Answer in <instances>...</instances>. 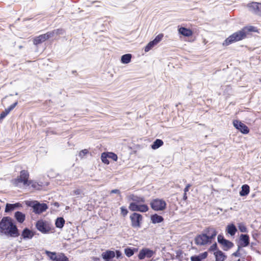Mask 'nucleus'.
Returning a JSON list of instances; mask_svg holds the SVG:
<instances>
[{
	"label": "nucleus",
	"instance_id": "obj_12",
	"mask_svg": "<svg viewBox=\"0 0 261 261\" xmlns=\"http://www.w3.org/2000/svg\"><path fill=\"white\" fill-rule=\"evenodd\" d=\"M247 7L252 13L261 16V3L252 2L247 5Z\"/></svg>",
	"mask_w": 261,
	"mask_h": 261
},
{
	"label": "nucleus",
	"instance_id": "obj_16",
	"mask_svg": "<svg viewBox=\"0 0 261 261\" xmlns=\"http://www.w3.org/2000/svg\"><path fill=\"white\" fill-rule=\"evenodd\" d=\"M101 256L104 261H115L114 260L115 257V251L113 250H106L101 253Z\"/></svg>",
	"mask_w": 261,
	"mask_h": 261
},
{
	"label": "nucleus",
	"instance_id": "obj_22",
	"mask_svg": "<svg viewBox=\"0 0 261 261\" xmlns=\"http://www.w3.org/2000/svg\"><path fill=\"white\" fill-rule=\"evenodd\" d=\"M14 217L16 221L19 223H22L25 219V215L20 211H17L14 213Z\"/></svg>",
	"mask_w": 261,
	"mask_h": 261
},
{
	"label": "nucleus",
	"instance_id": "obj_17",
	"mask_svg": "<svg viewBox=\"0 0 261 261\" xmlns=\"http://www.w3.org/2000/svg\"><path fill=\"white\" fill-rule=\"evenodd\" d=\"M18 101H16L11 105H10L8 108L5 109V110L3 111L0 114V121L4 119L9 114V113L12 111L15 107L17 105Z\"/></svg>",
	"mask_w": 261,
	"mask_h": 261
},
{
	"label": "nucleus",
	"instance_id": "obj_39",
	"mask_svg": "<svg viewBox=\"0 0 261 261\" xmlns=\"http://www.w3.org/2000/svg\"><path fill=\"white\" fill-rule=\"evenodd\" d=\"M238 228L242 232H246L247 231V229L246 226L243 223H240L238 224Z\"/></svg>",
	"mask_w": 261,
	"mask_h": 261
},
{
	"label": "nucleus",
	"instance_id": "obj_24",
	"mask_svg": "<svg viewBox=\"0 0 261 261\" xmlns=\"http://www.w3.org/2000/svg\"><path fill=\"white\" fill-rule=\"evenodd\" d=\"M65 33V31L62 29H58L56 30H54L51 31L47 32V34L49 37L50 38L51 37L57 36L60 35H63Z\"/></svg>",
	"mask_w": 261,
	"mask_h": 261
},
{
	"label": "nucleus",
	"instance_id": "obj_46",
	"mask_svg": "<svg viewBox=\"0 0 261 261\" xmlns=\"http://www.w3.org/2000/svg\"><path fill=\"white\" fill-rule=\"evenodd\" d=\"M241 249V248L240 247L238 246L237 250L232 254V255L234 256H236V257L241 256V253L240 252Z\"/></svg>",
	"mask_w": 261,
	"mask_h": 261
},
{
	"label": "nucleus",
	"instance_id": "obj_6",
	"mask_svg": "<svg viewBox=\"0 0 261 261\" xmlns=\"http://www.w3.org/2000/svg\"><path fill=\"white\" fill-rule=\"evenodd\" d=\"M130 225L134 228H139L141 227L143 216L140 213L134 212L130 216Z\"/></svg>",
	"mask_w": 261,
	"mask_h": 261
},
{
	"label": "nucleus",
	"instance_id": "obj_3",
	"mask_svg": "<svg viewBox=\"0 0 261 261\" xmlns=\"http://www.w3.org/2000/svg\"><path fill=\"white\" fill-rule=\"evenodd\" d=\"M25 204L33 208V212L36 214H40L45 212L48 208V205L45 203H40L37 200L25 201Z\"/></svg>",
	"mask_w": 261,
	"mask_h": 261
},
{
	"label": "nucleus",
	"instance_id": "obj_27",
	"mask_svg": "<svg viewBox=\"0 0 261 261\" xmlns=\"http://www.w3.org/2000/svg\"><path fill=\"white\" fill-rule=\"evenodd\" d=\"M178 32L181 35L185 37H190L192 35V31L189 29L185 27H180L178 29Z\"/></svg>",
	"mask_w": 261,
	"mask_h": 261
},
{
	"label": "nucleus",
	"instance_id": "obj_37",
	"mask_svg": "<svg viewBox=\"0 0 261 261\" xmlns=\"http://www.w3.org/2000/svg\"><path fill=\"white\" fill-rule=\"evenodd\" d=\"M156 44L153 41H150L144 48L145 52L149 51L152 48H153Z\"/></svg>",
	"mask_w": 261,
	"mask_h": 261
},
{
	"label": "nucleus",
	"instance_id": "obj_29",
	"mask_svg": "<svg viewBox=\"0 0 261 261\" xmlns=\"http://www.w3.org/2000/svg\"><path fill=\"white\" fill-rule=\"evenodd\" d=\"M65 221L63 217H58L55 221L56 227L58 228H62L65 224Z\"/></svg>",
	"mask_w": 261,
	"mask_h": 261
},
{
	"label": "nucleus",
	"instance_id": "obj_26",
	"mask_svg": "<svg viewBox=\"0 0 261 261\" xmlns=\"http://www.w3.org/2000/svg\"><path fill=\"white\" fill-rule=\"evenodd\" d=\"M226 231L231 236H233L237 231V228L234 224L231 223L227 226Z\"/></svg>",
	"mask_w": 261,
	"mask_h": 261
},
{
	"label": "nucleus",
	"instance_id": "obj_14",
	"mask_svg": "<svg viewBox=\"0 0 261 261\" xmlns=\"http://www.w3.org/2000/svg\"><path fill=\"white\" fill-rule=\"evenodd\" d=\"M154 252L149 249V248H143L141 249L138 254V258L139 259L142 260L144 259L145 257L150 258L154 254Z\"/></svg>",
	"mask_w": 261,
	"mask_h": 261
},
{
	"label": "nucleus",
	"instance_id": "obj_45",
	"mask_svg": "<svg viewBox=\"0 0 261 261\" xmlns=\"http://www.w3.org/2000/svg\"><path fill=\"white\" fill-rule=\"evenodd\" d=\"M88 153V150L87 149H83L81 150L79 153V156L81 158H83L86 154Z\"/></svg>",
	"mask_w": 261,
	"mask_h": 261
},
{
	"label": "nucleus",
	"instance_id": "obj_30",
	"mask_svg": "<svg viewBox=\"0 0 261 261\" xmlns=\"http://www.w3.org/2000/svg\"><path fill=\"white\" fill-rule=\"evenodd\" d=\"M132 55L130 54H126L121 57V62L123 64H128L131 61Z\"/></svg>",
	"mask_w": 261,
	"mask_h": 261
},
{
	"label": "nucleus",
	"instance_id": "obj_11",
	"mask_svg": "<svg viewBox=\"0 0 261 261\" xmlns=\"http://www.w3.org/2000/svg\"><path fill=\"white\" fill-rule=\"evenodd\" d=\"M233 125L237 129L243 134H247L249 132L248 127L240 120H233Z\"/></svg>",
	"mask_w": 261,
	"mask_h": 261
},
{
	"label": "nucleus",
	"instance_id": "obj_28",
	"mask_svg": "<svg viewBox=\"0 0 261 261\" xmlns=\"http://www.w3.org/2000/svg\"><path fill=\"white\" fill-rule=\"evenodd\" d=\"M250 192V187L248 185H244L241 187V190L239 192L241 196H246L248 195Z\"/></svg>",
	"mask_w": 261,
	"mask_h": 261
},
{
	"label": "nucleus",
	"instance_id": "obj_38",
	"mask_svg": "<svg viewBox=\"0 0 261 261\" xmlns=\"http://www.w3.org/2000/svg\"><path fill=\"white\" fill-rule=\"evenodd\" d=\"M29 181H31V186L35 189H36L37 190H40L41 189V187H42L41 184H39L38 182H37L36 181H34L33 180H29Z\"/></svg>",
	"mask_w": 261,
	"mask_h": 261
},
{
	"label": "nucleus",
	"instance_id": "obj_13",
	"mask_svg": "<svg viewBox=\"0 0 261 261\" xmlns=\"http://www.w3.org/2000/svg\"><path fill=\"white\" fill-rule=\"evenodd\" d=\"M36 234V231L30 229L28 227H25L21 233L20 239L28 240L32 239Z\"/></svg>",
	"mask_w": 261,
	"mask_h": 261
},
{
	"label": "nucleus",
	"instance_id": "obj_51",
	"mask_svg": "<svg viewBox=\"0 0 261 261\" xmlns=\"http://www.w3.org/2000/svg\"><path fill=\"white\" fill-rule=\"evenodd\" d=\"M53 204H54L55 206H56L57 207H59V206H60L59 203L58 202H54V203H53Z\"/></svg>",
	"mask_w": 261,
	"mask_h": 261
},
{
	"label": "nucleus",
	"instance_id": "obj_2",
	"mask_svg": "<svg viewBox=\"0 0 261 261\" xmlns=\"http://www.w3.org/2000/svg\"><path fill=\"white\" fill-rule=\"evenodd\" d=\"M216 229L210 226L205 228L201 234L197 235L195 238V242L197 245H205L211 244L217 234Z\"/></svg>",
	"mask_w": 261,
	"mask_h": 261
},
{
	"label": "nucleus",
	"instance_id": "obj_23",
	"mask_svg": "<svg viewBox=\"0 0 261 261\" xmlns=\"http://www.w3.org/2000/svg\"><path fill=\"white\" fill-rule=\"evenodd\" d=\"M129 200H132L134 203L136 204L144 203L145 201V198L144 197H139L134 194H132L129 197Z\"/></svg>",
	"mask_w": 261,
	"mask_h": 261
},
{
	"label": "nucleus",
	"instance_id": "obj_15",
	"mask_svg": "<svg viewBox=\"0 0 261 261\" xmlns=\"http://www.w3.org/2000/svg\"><path fill=\"white\" fill-rule=\"evenodd\" d=\"M250 244V238L248 234H241L239 238L238 246L241 248L248 246Z\"/></svg>",
	"mask_w": 261,
	"mask_h": 261
},
{
	"label": "nucleus",
	"instance_id": "obj_41",
	"mask_svg": "<svg viewBox=\"0 0 261 261\" xmlns=\"http://www.w3.org/2000/svg\"><path fill=\"white\" fill-rule=\"evenodd\" d=\"M108 153L109 159H111L114 161H116L117 160L118 157L116 154L112 152H108Z\"/></svg>",
	"mask_w": 261,
	"mask_h": 261
},
{
	"label": "nucleus",
	"instance_id": "obj_52",
	"mask_svg": "<svg viewBox=\"0 0 261 261\" xmlns=\"http://www.w3.org/2000/svg\"><path fill=\"white\" fill-rule=\"evenodd\" d=\"M15 95H18V93H17V92H16V93H15Z\"/></svg>",
	"mask_w": 261,
	"mask_h": 261
},
{
	"label": "nucleus",
	"instance_id": "obj_18",
	"mask_svg": "<svg viewBox=\"0 0 261 261\" xmlns=\"http://www.w3.org/2000/svg\"><path fill=\"white\" fill-rule=\"evenodd\" d=\"M48 39L49 38L47 33H45L36 37L33 40V43L35 45H38Z\"/></svg>",
	"mask_w": 261,
	"mask_h": 261
},
{
	"label": "nucleus",
	"instance_id": "obj_19",
	"mask_svg": "<svg viewBox=\"0 0 261 261\" xmlns=\"http://www.w3.org/2000/svg\"><path fill=\"white\" fill-rule=\"evenodd\" d=\"M21 204L19 202H16L15 203L11 204V203H7L6 204L5 212L8 213H10L17 208L21 207Z\"/></svg>",
	"mask_w": 261,
	"mask_h": 261
},
{
	"label": "nucleus",
	"instance_id": "obj_44",
	"mask_svg": "<svg viewBox=\"0 0 261 261\" xmlns=\"http://www.w3.org/2000/svg\"><path fill=\"white\" fill-rule=\"evenodd\" d=\"M115 257L117 258H121L122 257V254L120 251L116 250L115 251Z\"/></svg>",
	"mask_w": 261,
	"mask_h": 261
},
{
	"label": "nucleus",
	"instance_id": "obj_21",
	"mask_svg": "<svg viewBox=\"0 0 261 261\" xmlns=\"http://www.w3.org/2000/svg\"><path fill=\"white\" fill-rule=\"evenodd\" d=\"M214 255L215 257V261H224L227 257L225 254L221 250L214 252Z\"/></svg>",
	"mask_w": 261,
	"mask_h": 261
},
{
	"label": "nucleus",
	"instance_id": "obj_49",
	"mask_svg": "<svg viewBox=\"0 0 261 261\" xmlns=\"http://www.w3.org/2000/svg\"><path fill=\"white\" fill-rule=\"evenodd\" d=\"M111 193L120 194V191L118 189H113L111 191Z\"/></svg>",
	"mask_w": 261,
	"mask_h": 261
},
{
	"label": "nucleus",
	"instance_id": "obj_53",
	"mask_svg": "<svg viewBox=\"0 0 261 261\" xmlns=\"http://www.w3.org/2000/svg\"><path fill=\"white\" fill-rule=\"evenodd\" d=\"M97 259H98V258H96L95 260H97Z\"/></svg>",
	"mask_w": 261,
	"mask_h": 261
},
{
	"label": "nucleus",
	"instance_id": "obj_35",
	"mask_svg": "<svg viewBox=\"0 0 261 261\" xmlns=\"http://www.w3.org/2000/svg\"><path fill=\"white\" fill-rule=\"evenodd\" d=\"M54 261H69L68 258L64 254H59Z\"/></svg>",
	"mask_w": 261,
	"mask_h": 261
},
{
	"label": "nucleus",
	"instance_id": "obj_34",
	"mask_svg": "<svg viewBox=\"0 0 261 261\" xmlns=\"http://www.w3.org/2000/svg\"><path fill=\"white\" fill-rule=\"evenodd\" d=\"M242 30H244L245 36L246 37L247 33L248 32H255L256 31V28L253 26H249L244 27Z\"/></svg>",
	"mask_w": 261,
	"mask_h": 261
},
{
	"label": "nucleus",
	"instance_id": "obj_4",
	"mask_svg": "<svg viewBox=\"0 0 261 261\" xmlns=\"http://www.w3.org/2000/svg\"><path fill=\"white\" fill-rule=\"evenodd\" d=\"M246 38L244 30L237 31L227 38L223 42V46H228L234 42L241 41Z\"/></svg>",
	"mask_w": 261,
	"mask_h": 261
},
{
	"label": "nucleus",
	"instance_id": "obj_36",
	"mask_svg": "<svg viewBox=\"0 0 261 261\" xmlns=\"http://www.w3.org/2000/svg\"><path fill=\"white\" fill-rule=\"evenodd\" d=\"M45 253L49 258V259L53 261H54L57 256L55 252H51L48 250H45Z\"/></svg>",
	"mask_w": 261,
	"mask_h": 261
},
{
	"label": "nucleus",
	"instance_id": "obj_43",
	"mask_svg": "<svg viewBox=\"0 0 261 261\" xmlns=\"http://www.w3.org/2000/svg\"><path fill=\"white\" fill-rule=\"evenodd\" d=\"M120 210H121V214L123 217H125L128 212V210L125 206H121L120 207Z\"/></svg>",
	"mask_w": 261,
	"mask_h": 261
},
{
	"label": "nucleus",
	"instance_id": "obj_54",
	"mask_svg": "<svg viewBox=\"0 0 261 261\" xmlns=\"http://www.w3.org/2000/svg\"><path fill=\"white\" fill-rule=\"evenodd\" d=\"M97 259H98V258H96L95 260H97Z\"/></svg>",
	"mask_w": 261,
	"mask_h": 261
},
{
	"label": "nucleus",
	"instance_id": "obj_47",
	"mask_svg": "<svg viewBox=\"0 0 261 261\" xmlns=\"http://www.w3.org/2000/svg\"><path fill=\"white\" fill-rule=\"evenodd\" d=\"M73 193L74 195H79L82 193V191L80 189H76L73 191Z\"/></svg>",
	"mask_w": 261,
	"mask_h": 261
},
{
	"label": "nucleus",
	"instance_id": "obj_42",
	"mask_svg": "<svg viewBox=\"0 0 261 261\" xmlns=\"http://www.w3.org/2000/svg\"><path fill=\"white\" fill-rule=\"evenodd\" d=\"M219 250L218 248V246L216 243H214L208 249L209 251H217Z\"/></svg>",
	"mask_w": 261,
	"mask_h": 261
},
{
	"label": "nucleus",
	"instance_id": "obj_9",
	"mask_svg": "<svg viewBox=\"0 0 261 261\" xmlns=\"http://www.w3.org/2000/svg\"><path fill=\"white\" fill-rule=\"evenodd\" d=\"M128 208L130 211L135 212H139L141 213H145L149 210V207L147 204H136L134 203H130L128 206Z\"/></svg>",
	"mask_w": 261,
	"mask_h": 261
},
{
	"label": "nucleus",
	"instance_id": "obj_8",
	"mask_svg": "<svg viewBox=\"0 0 261 261\" xmlns=\"http://www.w3.org/2000/svg\"><path fill=\"white\" fill-rule=\"evenodd\" d=\"M150 206L155 211H162L166 208V202L162 199H154L150 202Z\"/></svg>",
	"mask_w": 261,
	"mask_h": 261
},
{
	"label": "nucleus",
	"instance_id": "obj_32",
	"mask_svg": "<svg viewBox=\"0 0 261 261\" xmlns=\"http://www.w3.org/2000/svg\"><path fill=\"white\" fill-rule=\"evenodd\" d=\"M164 144L163 140L161 139H156L151 145V147L153 149H156L162 146Z\"/></svg>",
	"mask_w": 261,
	"mask_h": 261
},
{
	"label": "nucleus",
	"instance_id": "obj_7",
	"mask_svg": "<svg viewBox=\"0 0 261 261\" xmlns=\"http://www.w3.org/2000/svg\"><path fill=\"white\" fill-rule=\"evenodd\" d=\"M29 176V172L26 170H21L20 172V175L13 180V183L17 186L19 183L22 182L24 185L30 186L31 181L28 180Z\"/></svg>",
	"mask_w": 261,
	"mask_h": 261
},
{
	"label": "nucleus",
	"instance_id": "obj_1",
	"mask_svg": "<svg viewBox=\"0 0 261 261\" xmlns=\"http://www.w3.org/2000/svg\"><path fill=\"white\" fill-rule=\"evenodd\" d=\"M0 235L15 238L20 234L14 220L9 216L2 218L0 221Z\"/></svg>",
	"mask_w": 261,
	"mask_h": 261
},
{
	"label": "nucleus",
	"instance_id": "obj_40",
	"mask_svg": "<svg viewBox=\"0 0 261 261\" xmlns=\"http://www.w3.org/2000/svg\"><path fill=\"white\" fill-rule=\"evenodd\" d=\"M163 36L164 35L163 34H160L158 35H157L152 41L156 45L162 40Z\"/></svg>",
	"mask_w": 261,
	"mask_h": 261
},
{
	"label": "nucleus",
	"instance_id": "obj_31",
	"mask_svg": "<svg viewBox=\"0 0 261 261\" xmlns=\"http://www.w3.org/2000/svg\"><path fill=\"white\" fill-rule=\"evenodd\" d=\"M137 248L128 247L124 249V253L127 257H130L133 255L135 252L137 251Z\"/></svg>",
	"mask_w": 261,
	"mask_h": 261
},
{
	"label": "nucleus",
	"instance_id": "obj_20",
	"mask_svg": "<svg viewBox=\"0 0 261 261\" xmlns=\"http://www.w3.org/2000/svg\"><path fill=\"white\" fill-rule=\"evenodd\" d=\"M207 252L205 251L201 253L198 255H194L191 256L190 259L191 261H202L203 259L207 257Z\"/></svg>",
	"mask_w": 261,
	"mask_h": 261
},
{
	"label": "nucleus",
	"instance_id": "obj_5",
	"mask_svg": "<svg viewBox=\"0 0 261 261\" xmlns=\"http://www.w3.org/2000/svg\"><path fill=\"white\" fill-rule=\"evenodd\" d=\"M36 229L43 234H47L51 230L50 224L42 219L38 220L35 223Z\"/></svg>",
	"mask_w": 261,
	"mask_h": 261
},
{
	"label": "nucleus",
	"instance_id": "obj_25",
	"mask_svg": "<svg viewBox=\"0 0 261 261\" xmlns=\"http://www.w3.org/2000/svg\"><path fill=\"white\" fill-rule=\"evenodd\" d=\"M150 220L153 224L160 223L164 221V218L157 214H154L150 216Z\"/></svg>",
	"mask_w": 261,
	"mask_h": 261
},
{
	"label": "nucleus",
	"instance_id": "obj_50",
	"mask_svg": "<svg viewBox=\"0 0 261 261\" xmlns=\"http://www.w3.org/2000/svg\"><path fill=\"white\" fill-rule=\"evenodd\" d=\"M188 197H187V193H185L184 192V196H183V200L186 201Z\"/></svg>",
	"mask_w": 261,
	"mask_h": 261
},
{
	"label": "nucleus",
	"instance_id": "obj_48",
	"mask_svg": "<svg viewBox=\"0 0 261 261\" xmlns=\"http://www.w3.org/2000/svg\"><path fill=\"white\" fill-rule=\"evenodd\" d=\"M191 187V185L189 184L188 185H187V186H186V187L185 188L184 191V192L185 193H187V192L189 191V188Z\"/></svg>",
	"mask_w": 261,
	"mask_h": 261
},
{
	"label": "nucleus",
	"instance_id": "obj_33",
	"mask_svg": "<svg viewBox=\"0 0 261 261\" xmlns=\"http://www.w3.org/2000/svg\"><path fill=\"white\" fill-rule=\"evenodd\" d=\"M109 155L108 152H103L101 155V160L103 163L108 165L110 162L108 160Z\"/></svg>",
	"mask_w": 261,
	"mask_h": 261
},
{
	"label": "nucleus",
	"instance_id": "obj_10",
	"mask_svg": "<svg viewBox=\"0 0 261 261\" xmlns=\"http://www.w3.org/2000/svg\"><path fill=\"white\" fill-rule=\"evenodd\" d=\"M217 240L218 242L223 246V249L224 251H227L229 249L231 248L234 245L232 242L225 239L223 235L222 234H219L218 236Z\"/></svg>",
	"mask_w": 261,
	"mask_h": 261
}]
</instances>
